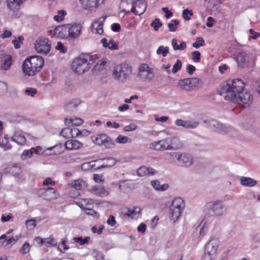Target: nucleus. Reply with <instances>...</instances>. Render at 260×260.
Segmentation results:
<instances>
[{
  "instance_id": "obj_40",
  "label": "nucleus",
  "mask_w": 260,
  "mask_h": 260,
  "mask_svg": "<svg viewBox=\"0 0 260 260\" xmlns=\"http://www.w3.org/2000/svg\"><path fill=\"white\" fill-rule=\"evenodd\" d=\"M250 240L254 243H260V232H253L249 235Z\"/></svg>"
},
{
  "instance_id": "obj_7",
  "label": "nucleus",
  "mask_w": 260,
  "mask_h": 260,
  "mask_svg": "<svg viewBox=\"0 0 260 260\" xmlns=\"http://www.w3.org/2000/svg\"><path fill=\"white\" fill-rule=\"evenodd\" d=\"M223 211V206L220 201L210 202L206 206L205 215L208 217L219 216Z\"/></svg>"
},
{
  "instance_id": "obj_25",
  "label": "nucleus",
  "mask_w": 260,
  "mask_h": 260,
  "mask_svg": "<svg viewBox=\"0 0 260 260\" xmlns=\"http://www.w3.org/2000/svg\"><path fill=\"white\" fill-rule=\"evenodd\" d=\"M141 212V208L139 207H134L132 209H128L125 212L124 214L132 218H137Z\"/></svg>"
},
{
  "instance_id": "obj_41",
  "label": "nucleus",
  "mask_w": 260,
  "mask_h": 260,
  "mask_svg": "<svg viewBox=\"0 0 260 260\" xmlns=\"http://www.w3.org/2000/svg\"><path fill=\"white\" fill-rule=\"evenodd\" d=\"M179 21L177 19H173L171 21V22L168 24V26L169 29V31L171 32H174L177 30V26L179 24Z\"/></svg>"
},
{
  "instance_id": "obj_37",
  "label": "nucleus",
  "mask_w": 260,
  "mask_h": 260,
  "mask_svg": "<svg viewBox=\"0 0 260 260\" xmlns=\"http://www.w3.org/2000/svg\"><path fill=\"white\" fill-rule=\"evenodd\" d=\"M85 182L82 179L75 180L71 183V185L76 190H80L85 186Z\"/></svg>"
},
{
  "instance_id": "obj_59",
  "label": "nucleus",
  "mask_w": 260,
  "mask_h": 260,
  "mask_svg": "<svg viewBox=\"0 0 260 260\" xmlns=\"http://www.w3.org/2000/svg\"><path fill=\"white\" fill-rule=\"evenodd\" d=\"M55 49L59 50L61 53H64L67 52V49L64 46L61 42H58L57 45L55 46Z\"/></svg>"
},
{
  "instance_id": "obj_30",
  "label": "nucleus",
  "mask_w": 260,
  "mask_h": 260,
  "mask_svg": "<svg viewBox=\"0 0 260 260\" xmlns=\"http://www.w3.org/2000/svg\"><path fill=\"white\" fill-rule=\"evenodd\" d=\"M25 0H7L8 6L11 10L17 11L19 9L21 3Z\"/></svg>"
},
{
  "instance_id": "obj_63",
  "label": "nucleus",
  "mask_w": 260,
  "mask_h": 260,
  "mask_svg": "<svg viewBox=\"0 0 260 260\" xmlns=\"http://www.w3.org/2000/svg\"><path fill=\"white\" fill-rule=\"evenodd\" d=\"M0 146L2 147H4L5 149H9L11 148V145L8 143V141L6 137H5L2 139V143H0Z\"/></svg>"
},
{
  "instance_id": "obj_33",
  "label": "nucleus",
  "mask_w": 260,
  "mask_h": 260,
  "mask_svg": "<svg viewBox=\"0 0 260 260\" xmlns=\"http://www.w3.org/2000/svg\"><path fill=\"white\" fill-rule=\"evenodd\" d=\"M172 45L174 50H183L186 48V44L185 42H181L180 45H178L177 41L175 38L172 39Z\"/></svg>"
},
{
  "instance_id": "obj_64",
  "label": "nucleus",
  "mask_w": 260,
  "mask_h": 260,
  "mask_svg": "<svg viewBox=\"0 0 260 260\" xmlns=\"http://www.w3.org/2000/svg\"><path fill=\"white\" fill-rule=\"evenodd\" d=\"M129 7L131 8V4L129 2V0H122L120 5V8L122 9V10L124 8H127Z\"/></svg>"
},
{
  "instance_id": "obj_20",
  "label": "nucleus",
  "mask_w": 260,
  "mask_h": 260,
  "mask_svg": "<svg viewBox=\"0 0 260 260\" xmlns=\"http://www.w3.org/2000/svg\"><path fill=\"white\" fill-rule=\"evenodd\" d=\"M89 191L92 194L100 197H105L108 194V191L102 186H94L89 189Z\"/></svg>"
},
{
  "instance_id": "obj_43",
  "label": "nucleus",
  "mask_w": 260,
  "mask_h": 260,
  "mask_svg": "<svg viewBox=\"0 0 260 260\" xmlns=\"http://www.w3.org/2000/svg\"><path fill=\"white\" fill-rule=\"evenodd\" d=\"M34 147H32L30 150H25L23 151L22 154L21 155V159L24 160L27 157H31L32 154L34 153Z\"/></svg>"
},
{
  "instance_id": "obj_9",
  "label": "nucleus",
  "mask_w": 260,
  "mask_h": 260,
  "mask_svg": "<svg viewBox=\"0 0 260 260\" xmlns=\"http://www.w3.org/2000/svg\"><path fill=\"white\" fill-rule=\"evenodd\" d=\"M204 123H207V126L211 130L218 133L225 134L231 131L232 128L226 126L214 119H207L204 120Z\"/></svg>"
},
{
  "instance_id": "obj_10",
  "label": "nucleus",
  "mask_w": 260,
  "mask_h": 260,
  "mask_svg": "<svg viewBox=\"0 0 260 260\" xmlns=\"http://www.w3.org/2000/svg\"><path fill=\"white\" fill-rule=\"evenodd\" d=\"M35 48L38 53L46 54L50 51L51 43L48 39L40 37L36 40Z\"/></svg>"
},
{
  "instance_id": "obj_5",
  "label": "nucleus",
  "mask_w": 260,
  "mask_h": 260,
  "mask_svg": "<svg viewBox=\"0 0 260 260\" xmlns=\"http://www.w3.org/2000/svg\"><path fill=\"white\" fill-rule=\"evenodd\" d=\"M90 56L88 54H81L76 58L72 63V69L75 73L81 74L90 68L89 59Z\"/></svg>"
},
{
  "instance_id": "obj_15",
  "label": "nucleus",
  "mask_w": 260,
  "mask_h": 260,
  "mask_svg": "<svg viewBox=\"0 0 260 260\" xmlns=\"http://www.w3.org/2000/svg\"><path fill=\"white\" fill-rule=\"evenodd\" d=\"M40 190L42 192V196L47 200H55L59 196L56 190L51 187L46 189H41Z\"/></svg>"
},
{
  "instance_id": "obj_22",
  "label": "nucleus",
  "mask_w": 260,
  "mask_h": 260,
  "mask_svg": "<svg viewBox=\"0 0 260 260\" xmlns=\"http://www.w3.org/2000/svg\"><path fill=\"white\" fill-rule=\"evenodd\" d=\"M218 248V244L215 240H210L205 245V251L207 253L215 255L216 250Z\"/></svg>"
},
{
  "instance_id": "obj_44",
  "label": "nucleus",
  "mask_w": 260,
  "mask_h": 260,
  "mask_svg": "<svg viewBox=\"0 0 260 260\" xmlns=\"http://www.w3.org/2000/svg\"><path fill=\"white\" fill-rule=\"evenodd\" d=\"M199 125V122L197 121L187 120L185 129H195Z\"/></svg>"
},
{
  "instance_id": "obj_3",
  "label": "nucleus",
  "mask_w": 260,
  "mask_h": 260,
  "mask_svg": "<svg viewBox=\"0 0 260 260\" xmlns=\"http://www.w3.org/2000/svg\"><path fill=\"white\" fill-rule=\"evenodd\" d=\"M82 26L79 23L67 24L56 27L54 34L56 37L76 39L81 33Z\"/></svg>"
},
{
  "instance_id": "obj_16",
  "label": "nucleus",
  "mask_w": 260,
  "mask_h": 260,
  "mask_svg": "<svg viewBox=\"0 0 260 260\" xmlns=\"http://www.w3.org/2000/svg\"><path fill=\"white\" fill-rule=\"evenodd\" d=\"M106 18L107 16H103L93 23L91 26V29L93 32L99 35L103 33V23Z\"/></svg>"
},
{
  "instance_id": "obj_21",
  "label": "nucleus",
  "mask_w": 260,
  "mask_h": 260,
  "mask_svg": "<svg viewBox=\"0 0 260 260\" xmlns=\"http://www.w3.org/2000/svg\"><path fill=\"white\" fill-rule=\"evenodd\" d=\"M81 2L82 7L83 9L92 10L98 6V2L100 0H79Z\"/></svg>"
},
{
  "instance_id": "obj_18",
  "label": "nucleus",
  "mask_w": 260,
  "mask_h": 260,
  "mask_svg": "<svg viewBox=\"0 0 260 260\" xmlns=\"http://www.w3.org/2000/svg\"><path fill=\"white\" fill-rule=\"evenodd\" d=\"M157 171L152 168L141 166L137 171V175L139 176L143 177L146 175H153L157 173Z\"/></svg>"
},
{
  "instance_id": "obj_26",
  "label": "nucleus",
  "mask_w": 260,
  "mask_h": 260,
  "mask_svg": "<svg viewBox=\"0 0 260 260\" xmlns=\"http://www.w3.org/2000/svg\"><path fill=\"white\" fill-rule=\"evenodd\" d=\"M170 140L171 150H178L183 147V143L178 138L173 137L170 138Z\"/></svg>"
},
{
  "instance_id": "obj_28",
  "label": "nucleus",
  "mask_w": 260,
  "mask_h": 260,
  "mask_svg": "<svg viewBox=\"0 0 260 260\" xmlns=\"http://www.w3.org/2000/svg\"><path fill=\"white\" fill-rule=\"evenodd\" d=\"M172 208H176L183 210L185 207L184 201L181 198H175L172 202L170 205Z\"/></svg>"
},
{
  "instance_id": "obj_13",
  "label": "nucleus",
  "mask_w": 260,
  "mask_h": 260,
  "mask_svg": "<svg viewBox=\"0 0 260 260\" xmlns=\"http://www.w3.org/2000/svg\"><path fill=\"white\" fill-rule=\"evenodd\" d=\"M253 101L252 95L249 92L244 93L241 92L236 96V100L235 101H232L233 103H237L241 105L243 107L245 108L249 107L252 103Z\"/></svg>"
},
{
  "instance_id": "obj_19",
  "label": "nucleus",
  "mask_w": 260,
  "mask_h": 260,
  "mask_svg": "<svg viewBox=\"0 0 260 260\" xmlns=\"http://www.w3.org/2000/svg\"><path fill=\"white\" fill-rule=\"evenodd\" d=\"M83 144L77 140L71 139L67 141L64 147L69 150H78L83 147Z\"/></svg>"
},
{
  "instance_id": "obj_2",
  "label": "nucleus",
  "mask_w": 260,
  "mask_h": 260,
  "mask_svg": "<svg viewBox=\"0 0 260 260\" xmlns=\"http://www.w3.org/2000/svg\"><path fill=\"white\" fill-rule=\"evenodd\" d=\"M44 64L42 57L34 55L27 57L22 65V72L25 76H34L39 73Z\"/></svg>"
},
{
  "instance_id": "obj_56",
  "label": "nucleus",
  "mask_w": 260,
  "mask_h": 260,
  "mask_svg": "<svg viewBox=\"0 0 260 260\" xmlns=\"http://www.w3.org/2000/svg\"><path fill=\"white\" fill-rule=\"evenodd\" d=\"M37 93V90L35 88L28 87L25 90V94L31 97H34Z\"/></svg>"
},
{
  "instance_id": "obj_23",
  "label": "nucleus",
  "mask_w": 260,
  "mask_h": 260,
  "mask_svg": "<svg viewBox=\"0 0 260 260\" xmlns=\"http://www.w3.org/2000/svg\"><path fill=\"white\" fill-rule=\"evenodd\" d=\"M240 183L243 186L253 187L257 184V181L251 178L242 176L240 178Z\"/></svg>"
},
{
  "instance_id": "obj_31",
  "label": "nucleus",
  "mask_w": 260,
  "mask_h": 260,
  "mask_svg": "<svg viewBox=\"0 0 260 260\" xmlns=\"http://www.w3.org/2000/svg\"><path fill=\"white\" fill-rule=\"evenodd\" d=\"M182 211L178 209H173L172 207L170 206V218L171 220L173 221L174 222L177 220Z\"/></svg>"
},
{
  "instance_id": "obj_27",
  "label": "nucleus",
  "mask_w": 260,
  "mask_h": 260,
  "mask_svg": "<svg viewBox=\"0 0 260 260\" xmlns=\"http://www.w3.org/2000/svg\"><path fill=\"white\" fill-rule=\"evenodd\" d=\"M46 151H49L47 153L49 155H58L63 152V146L62 144L56 145L53 147L48 148Z\"/></svg>"
},
{
  "instance_id": "obj_1",
  "label": "nucleus",
  "mask_w": 260,
  "mask_h": 260,
  "mask_svg": "<svg viewBox=\"0 0 260 260\" xmlns=\"http://www.w3.org/2000/svg\"><path fill=\"white\" fill-rule=\"evenodd\" d=\"M244 83L239 79H229L220 84L218 93L223 96L225 100L235 101L236 96L243 91Z\"/></svg>"
},
{
  "instance_id": "obj_14",
  "label": "nucleus",
  "mask_w": 260,
  "mask_h": 260,
  "mask_svg": "<svg viewBox=\"0 0 260 260\" xmlns=\"http://www.w3.org/2000/svg\"><path fill=\"white\" fill-rule=\"evenodd\" d=\"M150 147L157 151L171 150L170 138L154 142L150 144Z\"/></svg>"
},
{
  "instance_id": "obj_51",
  "label": "nucleus",
  "mask_w": 260,
  "mask_h": 260,
  "mask_svg": "<svg viewBox=\"0 0 260 260\" xmlns=\"http://www.w3.org/2000/svg\"><path fill=\"white\" fill-rule=\"evenodd\" d=\"M44 244L47 246H55L57 242L53 238H44Z\"/></svg>"
},
{
  "instance_id": "obj_53",
  "label": "nucleus",
  "mask_w": 260,
  "mask_h": 260,
  "mask_svg": "<svg viewBox=\"0 0 260 260\" xmlns=\"http://www.w3.org/2000/svg\"><path fill=\"white\" fill-rule=\"evenodd\" d=\"M106 63V61L104 60H100L94 66L93 70L95 71H100L104 69Z\"/></svg>"
},
{
  "instance_id": "obj_49",
  "label": "nucleus",
  "mask_w": 260,
  "mask_h": 260,
  "mask_svg": "<svg viewBox=\"0 0 260 260\" xmlns=\"http://www.w3.org/2000/svg\"><path fill=\"white\" fill-rule=\"evenodd\" d=\"M162 25V23L160 21L158 18H155L150 24V25L153 27L155 31H157Z\"/></svg>"
},
{
  "instance_id": "obj_39",
  "label": "nucleus",
  "mask_w": 260,
  "mask_h": 260,
  "mask_svg": "<svg viewBox=\"0 0 260 260\" xmlns=\"http://www.w3.org/2000/svg\"><path fill=\"white\" fill-rule=\"evenodd\" d=\"M106 135V134H101L93 136L91 137V140L93 143L98 145H102V141Z\"/></svg>"
},
{
  "instance_id": "obj_8",
  "label": "nucleus",
  "mask_w": 260,
  "mask_h": 260,
  "mask_svg": "<svg viewBox=\"0 0 260 260\" xmlns=\"http://www.w3.org/2000/svg\"><path fill=\"white\" fill-rule=\"evenodd\" d=\"M236 60L239 66L245 68L253 66L255 64V58L252 54L241 52L237 55Z\"/></svg>"
},
{
  "instance_id": "obj_62",
  "label": "nucleus",
  "mask_w": 260,
  "mask_h": 260,
  "mask_svg": "<svg viewBox=\"0 0 260 260\" xmlns=\"http://www.w3.org/2000/svg\"><path fill=\"white\" fill-rule=\"evenodd\" d=\"M192 59L194 62H199L201 59V54L198 51L192 52Z\"/></svg>"
},
{
  "instance_id": "obj_52",
  "label": "nucleus",
  "mask_w": 260,
  "mask_h": 260,
  "mask_svg": "<svg viewBox=\"0 0 260 260\" xmlns=\"http://www.w3.org/2000/svg\"><path fill=\"white\" fill-rule=\"evenodd\" d=\"M23 40V37L22 36H19L17 39L12 40V43L16 49H19L20 48V43H22Z\"/></svg>"
},
{
  "instance_id": "obj_34",
  "label": "nucleus",
  "mask_w": 260,
  "mask_h": 260,
  "mask_svg": "<svg viewBox=\"0 0 260 260\" xmlns=\"http://www.w3.org/2000/svg\"><path fill=\"white\" fill-rule=\"evenodd\" d=\"M12 140L21 145H24L26 142L25 137L20 134H15L12 137Z\"/></svg>"
},
{
  "instance_id": "obj_54",
  "label": "nucleus",
  "mask_w": 260,
  "mask_h": 260,
  "mask_svg": "<svg viewBox=\"0 0 260 260\" xmlns=\"http://www.w3.org/2000/svg\"><path fill=\"white\" fill-rule=\"evenodd\" d=\"M115 141L118 143L124 144L131 142V139L126 136L119 135L115 140Z\"/></svg>"
},
{
  "instance_id": "obj_17",
  "label": "nucleus",
  "mask_w": 260,
  "mask_h": 260,
  "mask_svg": "<svg viewBox=\"0 0 260 260\" xmlns=\"http://www.w3.org/2000/svg\"><path fill=\"white\" fill-rule=\"evenodd\" d=\"M81 104L79 99H73L67 102L64 105V110L69 113H73L77 111L78 106Z\"/></svg>"
},
{
  "instance_id": "obj_58",
  "label": "nucleus",
  "mask_w": 260,
  "mask_h": 260,
  "mask_svg": "<svg viewBox=\"0 0 260 260\" xmlns=\"http://www.w3.org/2000/svg\"><path fill=\"white\" fill-rule=\"evenodd\" d=\"M70 137L76 138L81 136V132L79 129L76 127L70 128Z\"/></svg>"
},
{
  "instance_id": "obj_6",
  "label": "nucleus",
  "mask_w": 260,
  "mask_h": 260,
  "mask_svg": "<svg viewBox=\"0 0 260 260\" xmlns=\"http://www.w3.org/2000/svg\"><path fill=\"white\" fill-rule=\"evenodd\" d=\"M131 8H124L122 12L128 13H134L136 15H141L146 11L147 3L145 0H129Z\"/></svg>"
},
{
  "instance_id": "obj_42",
  "label": "nucleus",
  "mask_w": 260,
  "mask_h": 260,
  "mask_svg": "<svg viewBox=\"0 0 260 260\" xmlns=\"http://www.w3.org/2000/svg\"><path fill=\"white\" fill-rule=\"evenodd\" d=\"M169 53V47L160 46L156 50V54H161L163 57H166Z\"/></svg>"
},
{
  "instance_id": "obj_12",
  "label": "nucleus",
  "mask_w": 260,
  "mask_h": 260,
  "mask_svg": "<svg viewBox=\"0 0 260 260\" xmlns=\"http://www.w3.org/2000/svg\"><path fill=\"white\" fill-rule=\"evenodd\" d=\"M138 76L142 81L151 80L153 78V70L146 63L141 64L139 68Z\"/></svg>"
},
{
  "instance_id": "obj_24",
  "label": "nucleus",
  "mask_w": 260,
  "mask_h": 260,
  "mask_svg": "<svg viewBox=\"0 0 260 260\" xmlns=\"http://www.w3.org/2000/svg\"><path fill=\"white\" fill-rule=\"evenodd\" d=\"M177 85L180 88L186 91L192 90L190 78H186L182 80H180L178 81Z\"/></svg>"
},
{
  "instance_id": "obj_29",
  "label": "nucleus",
  "mask_w": 260,
  "mask_h": 260,
  "mask_svg": "<svg viewBox=\"0 0 260 260\" xmlns=\"http://www.w3.org/2000/svg\"><path fill=\"white\" fill-rule=\"evenodd\" d=\"M107 160V161L106 163H104L102 164L101 166L98 167L96 169H99L101 168H107V167H111L115 165L116 164V161L115 158L113 157H107V158H101L100 159H97L95 160L94 161H98L99 160L103 161Z\"/></svg>"
},
{
  "instance_id": "obj_36",
  "label": "nucleus",
  "mask_w": 260,
  "mask_h": 260,
  "mask_svg": "<svg viewBox=\"0 0 260 260\" xmlns=\"http://www.w3.org/2000/svg\"><path fill=\"white\" fill-rule=\"evenodd\" d=\"M191 86L192 90H195L199 88L202 86V82L200 79L198 78H190Z\"/></svg>"
},
{
  "instance_id": "obj_4",
  "label": "nucleus",
  "mask_w": 260,
  "mask_h": 260,
  "mask_svg": "<svg viewBox=\"0 0 260 260\" xmlns=\"http://www.w3.org/2000/svg\"><path fill=\"white\" fill-rule=\"evenodd\" d=\"M132 73V67L126 63L115 66L112 70L113 78L120 83H124Z\"/></svg>"
},
{
  "instance_id": "obj_35",
  "label": "nucleus",
  "mask_w": 260,
  "mask_h": 260,
  "mask_svg": "<svg viewBox=\"0 0 260 260\" xmlns=\"http://www.w3.org/2000/svg\"><path fill=\"white\" fill-rule=\"evenodd\" d=\"M12 64V57L11 56L8 55L7 56L4 60L2 64H1V68L4 70H7L9 69Z\"/></svg>"
},
{
  "instance_id": "obj_50",
  "label": "nucleus",
  "mask_w": 260,
  "mask_h": 260,
  "mask_svg": "<svg viewBox=\"0 0 260 260\" xmlns=\"http://www.w3.org/2000/svg\"><path fill=\"white\" fill-rule=\"evenodd\" d=\"M89 237H86L83 239L81 237H79L74 238L73 240L74 242L79 243L80 245H82L87 243L89 242Z\"/></svg>"
},
{
  "instance_id": "obj_57",
  "label": "nucleus",
  "mask_w": 260,
  "mask_h": 260,
  "mask_svg": "<svg viewBox=\"0 0 260 260\" xmlns=\"http://www.w3.org/2000/svg\"><path fill=\"white\" fill-rule=\"evenodd\" d=\"M182 67V62L179 59H177L175 63L173 66V69L172 70V73L174 74L177 73L178 71H179Z\"/></svg>"
},
{
  "instance_id": "obj_38",
  "label": "nucleus",
  "mask_w": 260,
  "mask_h": 260,
  "mask_svg": "<svg viewBox=\"0 0 260 260\" xmlns=\"http://www.w3.org/2000/svg\"><path fill=\"white\" fill-rule=\"evenodd\" d=\"M93 204V200L91 199H84L81 200L80 207L87 210H90V207L89 206L92 205Z\"/></svg>"
},
{
  "instance_id": "obj_48",
  "label": "nucleus",
  "mask_w": 260,
  "mask_h": 260,
  "mask_svg": "<svg viewBox=\"0 0 260 260\" xmlns=\"http://www.w3.org/2000/svg\"><path fill=\"white\" fill-rule=\"evenodd\" d=\"M193 15L192 11L188 9H184L182 12V17L184 20L188 21L190 19V17Z\"/></svg>"
},
{
  "instance_id": "obj_45",
  "label": "nucleus",
  "mask_w": 260,
  "mask_h": 260,
  "mask_svg": "<svg viewBox=\"0 0 260 260\" xmlns=\"http://www.w3.org/2000/svg\"><path fill=\"white\" fill-rule=\"evenodd\" d=\"M66 14L67 13L64 10H59L57 12V15H56L54 16V19L57 22H60L64 19V17Z\"/></svg>"
},
{
  "instance_id": "obj_46",
  "label": "nucleus",
  "mask_w": 260,
  "mask_h": 260,
  "mask_svg": "<svg viewBox=\"0 0 260 260\" xmlns=\"http://www.w3.org/2000/svg\"><path fill=\"white\" fill-rule=\"evenodd\" d=\"M101 42L103 44V46L105 48H108L111 50H117L118 48L117 44L109 45V44L107 43V40L106 38L102 39Z\"/></svg>"
},
{
  "instance_id": "obj_60",
  "label": "nucleus",
  "mask_w": 260,
  "mask_h": 260,
  "mask_svg": "<svg viewBox=\"0 0 260 260\" xmlns=\"http://www.w3.org/2000/svg\"><path fill=\"white\" fill-rule=\"evenodd\" d=\"M30 250V246L28 243L25 242L23 245L20 249V252L23 254H26L29 252Z\"/></svg>"
},
{
  "instance_id": "obj_55",
  "label": "nucleus",
  "mask_w": 260,
  "mask_h": 260,
  "mask_svg": "<svg viewBox=\"0 0 260 260\" xmlns=\"http://www.w3.org/2000/svg\"><path fill=\"white\" fill-rule=\"evenodd\" d=\"M205 44V41L202 37L197 38L196 41L192 44V46L196 48H198L200 46H203Z\"/></svg>"
},
{
  "instance_id": "obj_61",
  "label": "nucleus",
  "mask_w": 260,
  "mask_h": 260,
  "mask_svg": "<svg viewBox=\"0 0 260 260\" xmlns=\"http://www.w3.org/2000/svg\"><path fill=\"white\" fill-rule=\"evenodd\" d=\"M70 120L73 125L77 126L80 125L83 123V120L80 118H71Z\"/></svg>"
},
{
  "instance_id": "obj_32",
  "label": "nucleus",
  "mask_w": 260,
  "mask_h": 260,
  "mask_svg": "<svg viewBox=\"0 0 260 260\" xmlns=\"http://www.w3.org/2000/svg\"><path fill=\"white\" fill-rule=\"evenodd\" d=\"M103 145L106 148L111 149L115 146V143L111 138L107 135L102 141V145Z\"/></svg>"
},
{
  "instance_id": "obj_11",
  "label": "nucleus",
  "mask_w": 260,
  "mask_h": 260,
  "mask_svg": "<svg viewBox=\"0 0 260 260\" xmlns=\"http://www.w3.org/2000/svg\"><path fill=\"white\" fill-rule=\"evenodd\" d=\"M167 154H169L170 156L176 158L180 165L184 167H189L193 164V157L192 156L188 153H183L180 154L177 152H170L168 153Z\"/></svg>"
},
{
  "instance_id": "obj_47",
  "label": "nucleus",
  "mask_w": 260,
  "mask_h": 260,
  "mask_svg": "<svg viewBox=\"0 0 260 260\" xmlns=\"http://www.w3.org/2000/svg\"><path fill=\"white\" fill-rule=\"evenodd\" d=\"M36 220L34 218L27 220L25 221V225L29 230L34 229L36 226Z\"/></svg>"
}]
</instances>
